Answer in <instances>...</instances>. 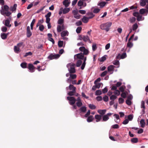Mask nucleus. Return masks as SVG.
<instances>
[{
  "mask_svg": "<svg viewBox=\"0 0 148 148\" xmlns=\"http://www.w3.org/2000/svg\"><path fill=\"white\" fill-rule=\"evenodd\" d=\"M76 105L77 107H80L82 106L83 103L82 101H78L76 103Z\"/></svg>",
  "mask_w": 148,
  "mask_h": 148,
  "instance_id": "37998d69",
  "label": "nucleus"
},
{
  "mask_svg": "<svg viewBox=\"0 0 148 148\" xmlns=\"http://www.w3.org/2000/svg\"><path fill=\"white\" fill-rule=\"evenodd\" d=\"M102 94L101 91L100 90H97L95 92V95H99Z\"/></svg>",
  "mask_w": 148,
  "mask_h": 148,
  "instance_id": "09e8293b",
  "label": "nucleus"
},
{
  "mask_svg": "<svg viewBox=\"0 0 148 148\" xmlns=\"http://www.w3.org/2000/svg\"><path fill=\"white\" fill-rule=\"evenodd\" d=\"M1 8L0 13L2 15L5 16H9L11 14V13L8 11L9 8L7 5H5L3 7L2 6Z\"/></svg>",
  "mask_w": 148,
  "mask_h": 148,
  "instance_id": "f257e3e1",
  "label": "nucleus"
},
{
  "mask_svg": "<svg viewBox=\"0 0 148 148\" xmlns=\"http://www.w3.org/2000/svg\"><path fill=\"white\" fill-rule=\"evenodd\" d=\"M94 119L93 116L92 115H90L88 117L87 121L88 122H90L93 121Z\"/></svg>",
  "mask_w": 148,
  "mask_h": 148,
  "instance_id": "bb28decb",
  "label": "nucleus"
},
{
  "mask_svg": "<svg viewBox=\"0 0 148 148\" xmlns=\"http://www.w3.org/2000/svg\"><path fill=\"white\" fill-rule=\"evenodd\" d=\"M64 21L63 19L60 18L58 21V23L59 24L62 25Z\"/></svg>",
  "mask_w": 148,
  "mask_h": 148,
  "instance_id": "49530a36",
  "label": "nucleus"
},
{
  "mask_svg": "<svg viewBox=\"0 0 148 148\" xmlns=\"http://www.w3.org/2000/svg\"><path fill=\"white\" fill-rule=\"evenodd\" d=\"M69 89L70 90H72V91L76 90V88L73 85L70 84L69 86Z\"/></svg>",
  "mask_w": 148,
  "mask_h": 148,
  "instance_id": "cd10ccee",
  "label": "nucleus"
},
{
  "mask_svg": "<svg viewBox=\"0 0 148 148\" xmlns=\"http://www.w3.org/2000/svg\"><path fill=\"white\" fill-rule=\"evenodd\" d=\"M141 108H143V109L142 110L143 111H144V109L145 108V102L143 101H142L141 102Z\"/></svg>",
  "mask_w": 148,
  "mask_h": 148,
  "instance_id": "79ce46f5",
  "label": "nucleus"
},
{
  "mask_svg": "<svg viewBox=\"0 0 148 148\" xmlns=\"http://www.w3.org/2000/svg\"><path fill=\"white\" fill-rule=\"evenodd\" d=\"M132 143H136L138 142V139L136 138H133L131 139Z\"/></svg>",
  "mask_w": 148,
  "mask_h": 148,
  "instance_id": "e433bc0d",
  "label": "nucleus"
},
{
  "mask_svg": "<svg viewBox=\"0 0 148 148\" xmlns=\"http://www.w3.org/2000/svg\"><path fill=\"white\" fill-rule=\"evenodd\" d=\"M70 77L72 79H75L76 78L77 75L75 74H72L70 75Z\"/></svg>",
  "mask_w": 148,
  "mask_h": 148,
  "instance_id": "603ef678",
  "label": "nucleus"
},
{
  "mask_svg": "<svg viewBox=\"0 0 148 148\" xmlns=\"http://www.w3.org/2000/svg\"><path fill=\"white\" fill-rule=\"evenodd\" d=\"M89 19L90 18L88 17L84 16L82 19V21L84 23H87L88 22Z\"/></svg>",
  "mask_w": 148,
  "mask_h": 148,
  "instance_id": "6ab92c4d",
  "label": "nucleus"
},
{
  "mask_svg": "<svg viewBox=\"0 0 148 148\" xmlns=\"http://www.w3.org/2000/svg\"><path fill=\"white\" fill-rule=\"evenodd\" d=\"M64 25H62V26L60 25H58L57 27V31L58 32H61L64 29Z\"/></svg>",
  "mask_w": 148,
  "mask_h": 148,
  "instance_id": "f3484780",
  "label": "nucleus"
},
{
  "mask_svg": "<svg viewBox=\"0 0 148 148\" xmlns=\"http://www.w3.org/2000/svg\"><path fill=\"white\" fill-rule=\"evenodd\" d=\"M136 21V18L134 17H132L130 18V21L131 23H134Z\"/></svg>",
  "mask_w": 148,
  "mask_h": 148,
  "instance_id": "c03bdc74",
  "label": "nucleus"
},
{
  "mask_svg": "<svg viewBox=\"0 0 148 148\" xmlns=\"http://www.w3.org/2000/svg\"><path fill=\"white\" fill-rule=\"evenodd\" d=\"M103 100L104 101H108V97L107 95H105L103 97Z\"/></svg>",
  "mask_w": 148,
  "mask_h": 148,
  "instance_id": "680f3d73",
  "label": "nucleus"
},
{
  "mask_svg": "<svg viewBox=\"0 0 148 148\" xmlns=\"http://www.w3.org/2000/svg\"><path fill=\"white\" fill-rule=\"evenodd\" d=\"M140 13L141 14H144L145 12V10L144 9H141L139 10Z\"/></svg>",
  "mask_w": 148,
  "mask_h": 148,
  "instance_id": "052dcab7",
  "label": "nucleus"
},
{
  "mask_svg": "<svg viewBox=\"0 0 148 148\" xmlns=\"http://www.w3.org/2000/svg\"><path fill=\"white\" fill-rule=\"evenodd\" d=\"M84 4V2L81 1L79 0L77 3V5L78 6H82Z\"/></svg>",
  "mask_w": 148,
  "mask_h": 148,
  "instance_id": "bf43d9fd",
  "label": "nucleus"
},
{
  "mask_svg": "<svg viewBox=\"0 0 148 148\" xmlns=\"http://www.w3.org/2000/svg\"><path fill=\"white\" fill-rule=\"evenodd\" d=\"M67 99L69 101V103L71 105H74L76 101V99L73 97H67Z\"/></svg>",
  "mask_w": 148,
  "mask_h": 148,
  "instance_id": "7ed1b4c3",
  "label": "nucleus"
},
{
  "mask_svg": "<svg viewBox=\"0 0 148 148\" xmlns=\"http://www.w3.org/2000/svg\"><path fill=\"white\" fill-rule=\"evenodd\" d=\"M82 63V61L81 60H78L77 62L76 66L77 67H79L81 65Z\"/></svg>",
  "mask_w": 148,
  "mask_h": 148,
  "instance_id": "58836bf2",
  "label": "nucleus"
},
{
  "mask_svg": "<svg viewBox=\"0 0 148 148\" xmlns=\"http://www.w3.org/2000/svg\"><path fill=\"white\" fill-rule=\"evenodd\" d=\"M106 56H106V55H105V56H103L100 59V62H101L104 61L106 59Z\"/></svg>",
  "mask_w": 148,
  "mask_h": 148,
  "instance_id": "6e6d98bb",
  "label": "nucleus"
},
{
  "mask_svg": "<svg viewBox=\"0 0 148 148\" xmlns=\"http://www.w3.org/2000/svg\"><path fill=\"white\" fill-rule=\"evenodd\" d=\"M140 5L142 6H145L146 4V2L144 0H140Z\"/></svg>",
  "mask_w": 148,
  "mask_h": 148,
  "instance_id": "ea45409f",
  "label": "nucleus"
},
{
  "mask_svg": "<svg viewBox=\"0 0 148 148\" xmlns=\"http://www.w3.org/2000/svg\"><path fill=\"white\" fill-rule=\"evenodd\" d=\"M97 112L99 113L102 116L106 112V110L105 109L104 110H99L97 111Z\"/></svg>",
  "mask_w": 148,
  "mask_h": 148,
  "instance_id": "a211bd4d",
  "label": "nucleus"
},
{
  "mask_svg": "<svg viewBox=\"0 0 148 148\" xmlns=\"http://www.w3.org/2000/svg\"><path fill=\"white\" fill-rule=\"evenodd\" d=\"M32 35V33L30 31V28L29 26L27 27V37H30Z\"/></svg>",
  "mask_w": 148,
  "mask_h": 148,
  "instance_id": "9d476101",
  "label": "nucleus"
},
{
  "mask_svg": "<svg viewBox=\"0 0 148 148\" xmlns=\"http://www.w3.org/2000/svg\"><path fill=\"white\" fill-rule=\"evenodd\" d=\"M140 126L142 128H144L145 127V122L144 119H141L140 121Z\"/></svg>",
  "mask_w": 148,
  "mask_h": 148,
  "instance_id": "412c9836",
  "label": "nucleus"
},
{
  "mask_svg": "<svg viewBox=\"0 0 148 148\" xmlns=\"http://www.w3.org/2000/svg\"><path fill=\"white\" fill-rule=\"evenodd\" d=\"M70 3V0H65L63 1V4L65 7H68Z\"/></svg>",
  "mask_w": 148,
  "mask_h": 148,
  "instance_id": "2eb2a0df",
  "label": "nucleus"
},
{
  "mask_svg": "<svg viewBox=\"0 0 148 148\" xmlns=\"http://www.w3.org/2000/svg\"><path fill=\"white\" fill-rule=\"evenodd\" d=\"M91 109L94 110L95 109L96 107L93 104H90L88 106Z\"/></svg>",
  "mask_w": 148,
  "mask_h": 148,
  "instance_id": "4c0bfd02",
  "label": "nucleus"
},
{
  "mask_svg": "<svg viewBox=\"0 0 148 148\" xmlns=\"http://www.w3.org/2000/svg\"><path fill=\"white\" fill-rule=\"evenodd\" d=\"M14 50L16 53H18L19 51L20 48L17 46H15L14 47Z\"/></svg>",
  "mask_w": 148,
  "mask_h": 148,
  "instance_id": "c85d7f7f",
  "label": "nucleus"
},
{
  "mask_svg": "<svg viewBox=\"0 0 148 148\" xmlns=\"http://www.w3.org/2000/svg\"><path fill=\"white\" fill-rule=\"evenodd\" d=\"M68 34V32L67 31H62L61 33V36L62 37H64Z\"/></svg>",
  "mask_w": 148,
  "mask_h": 148,
  "instance_id": "b1692460",
  "label": "nucleus"
},
{
  "mask_svg": "<svg viewBox=\"0 0 148 148\" xmlns=\"http://www.w3.org/2000/svg\"><path fill=\"white\" fill-rule=\"evenodd\" d=\"M70 10V8H64L63 11V14H66Z\"/></svg>",
  "mask_w": 148,
  "mask_h": 148,
  "instance_id": "7c9ffc66",
  "label": "nucleus"
},
{
  "mask_svg": "<svg viewBox=\"0 0 148 148\" xmlns=\"http://www.w3.org/2000/svg\"><path fill=\"white\" fill-rule=\"evenodd\" d=\"M127 57V55L126 53H124L121 56L120 58L121 59H124Z\"/></svg>",
  "mask_w": 148,
  "mask_h": 148,
  "instance_id": "8fccbe9b",
  "label": "nucleus"
},
{
  "mask_svg": "<svg viewBox=\"0 0 148 148\" xmlns=\"http://www.w3.org/2000/svg\"><path fill=\"white\" fill-rule=\"evenodd\" d=\"M82 29V28L81 27H78L76 29V32L77 33H80Z\"/></svg>",
  "mask_w": 148,
  "mask_h": 148,
  "instance_id": "de8ad7c7",
  "label": "nucleus"
},
{
  "mask_svg": "<svg viewBox=\"0 0 148 148\" xmlns=\"http://www.w3.org/2000/svg\"><path fill=\"white\" fill-rule=\"evenodd\" d=\"M124 101L123 99L122 98H119V102L120 104H121L123 103Z\"/></svg>",
  "mask_w": 148,
  "mask_h": 148,
  "instance_id": "13d9d810",
  "label": "nucleus"
},
{
  "mask_svg": "<svg viewBox=\"0 0 148 148\" xmlns=\"http://www.w3.org/2000/svg\"><path fill=\"white\" fill-rule=\"evenodd\" d=\"M95 119H96V122H98L100 121L102 118V116L98 114L96 115L95 116Z\"/></svg>",
  "mask_w": 148,
  "mask_h": 148,
  "instance_id": "dca6fc26",
  "label": "nucleus"
},
{
  "mask_svg": "<svg viewBox=\"0 0 148 148\" xmlns=\"http://www.w3.org/2000/svg\"><path fill=\"white\" fill-rule=\"evenodd\" d=\"M44 26L43 25H40L39 27V29L42 32L44 29Z\"/></svg>",
  "mask_w": 148,
  "mask_h": 148,
  "instance_id": "4d7b16f0",
  "label": "nucleus"
},
{
  "mask_svg": "<svg viewBox=\"0 0 148 148\" xmlns=\"http://www.w3.org/2000/svg\"><path fill=\"white\" fill-rule=\"evenodd\" d=\"M36 22V20L35 19H33L31 25H30V27H31V28L32 30L33 29V27L34 26V25L35 23Z\"/></svg>",
  "mask_w": 148,
  "mask_h": 148,
  "instance_id": "a18cd8bd",
  "label": "nucleus"
},
{
  "mask_svg": "<svg viewBox=\"0 0 148 148\" xmlns=\"http://www.w3.org/2000/svg\"><path fill=\"white\" fill-rule=\"evenodd\" d=\"M112 113H108L104 115L102 117V121H106L108 120L109 119V116H110Z\"/></svg>",
  "mask_w": 148,
  "mask_h": 148,
  "instance_id": "6e6552de",
  "label": "nucleus"
},
{
  "mask_svg": "<svg viewBox=\"0 0 148 148\" xmlns=\"http://www.w3.org/2000/svg\"><path fill=\"white\" fill-rule=\"evenodd\" d=\"M83 38V40L85 42L88 41L89 42L91 43V42L89 39V37L88 36H83V38Z\"/></svg>",
  "mask_w": 148,
  "mask_h": 148,
  "instance_id": "ddd939ff",
  "label": "nucleus"
},
{
  "mask_svg": "<svg viewBox=\"0 0 148 148\" xmlns=\"http://www.w3.org/2000/svg\"><path fill=\"white\" fill-rule=\"evenodd\" d=\"M133 14L134 16L137 17V20L138 21L143 20L142 19V16L140 15L138 12H135L133 13Z\"/></svg>",
  "mask_w": 148,
  "mask_h": 148,
  "instance_id": "423d86ee",
  "label": "nucleus"
},
{
  "mask_svg": "<svg viewBox=\"0 0 148 148\" xmlns=\"http://www.w3.org/2000/svg\"><path fill=\"white\" fill-rule=\"evenodd\" d=\"M75 56H76L78 59L83 60L84 57L83 53H81L76 54Z\"/></svg>",
  "mask_w": 148,
  "mask_h": 148,
  "instance_id": "f8f14e48",
  "label": "nucleus"
},
{
  "mask_svg": "<svg viewBox=\"0 0 148 148\" xmlns=\"http://www.w3.org/2000/svg\"><path fill=\"white\" fill-rule=\"evenodd\" d=\"M60 56L59 54H53L51 53L48 57V59L50 60L56 59L58 58Z\"/></svg>",
  "mask_w": 148,
  "mask_h": 148,
  "instance_id": "39448f33",
  "label": "nucleus"
},
{
  "mask_svg": "<svg viewBox=\"0 0 148 148\" xmlns=\"http://www.w3.org/2000/svg\"><path fill=\"white\" fill-rule=\"evenodd\" d=\"M125 88V87L124 86H123L120 87L119 88V90L122 92H124V91Z\"/></svg>",
  "mask_w": 148,
  "mask_h": 148,
  "instance_id": "5fc2aeb1",
  "label": "nucleus"
},
{
  "mask_svg": "<svg viewBox=\"0 0 148 148\" xmlns=\"http://www.w3.org/2000/svg\"><path fill=\"white\" fill-rule=\"evenodd\" d=\"M138 27V26L136 23H135L132 26V28L133 31H136Z\"/></svg>",
  "mask_w": 148,
  "mask_h": 148,
  "instance_id": "5701e85b",
  "label": "nucleus"
},
{
  "mask_svg": "<svg viewBox=\"0 0 148 148\" xmlns=\"http://www.w3.org/2000/svg\"><path fill=\"white\" fill-rule=\"evenodd\" d=\"M112 24L111 22H107L101 24L100 25V28L102 30H105L106 32H108L109 30L110 27Z\"/></svg>",
  "mask_w": 148,
  "mask_h": 148,
  "instance_id": "f03ea898",
  "label": "nucleus"
},
{
  "mask_svg": "<svg viewBox=\"0 0 148 148\" xmlns=\"http://www.w3.org/2000/svg\"><path fill=\"white\" fill-rule=\"evenodd\" d=\"M63 44V42L62 41L59 40L58 42V45L59 47H62Z\"/></svg>",
  "mask_w": 148,
  "mask_h": 148,
  "instance_id": "a19ab883",
  "label": "nucleus"
},
{
  "mask_svg": "<svg viewBox=\"0 0 148 148\" xmlns=\"http://www.w3.org/2000/svg\"><path fill=\"white\" fill-rule=\"evenodd\" d=\"M107 73V71H105L103 72L101 75V77H103L105 76Z\"/></svg>",
  "mask_w": 148,
  "mask_h": 148,
  "instance_id": "e2e57ef3",
  "label": "nucleus"
},
{
  "mask_svg": "<svg viewBox=\"0 0 148 148\" xmlns=\"http://www.w3.org/2000/svg\"><path fill=\"white\" fill-rule=\"evenodd\" d=\"M5 25L8 27L11 26V25L10 24V21L8 19H6L5 21Z\"/></svg>",
  "mask_w": 148,
  "mask_h": 148,
  "instance_id": "4be33fe9",
  "label": "nucleus"
},
{
  "mask_svg": "<svg viewBox=\"0 0 148 148\" xmlns=\"http://www.w3.org/2000/svg\"><path fill=\"white\" fill-rule=\"evenodd\" d=\"M1 37L3 39H5L7 38V35L4 33H2L1 34Z\"/></svg>",
  "mask_w": 148,
  "mask_h": 148,
  "instance_id": "72a5a7b5",
  "label": "nucleus"
},
{
  "mask_svg": "<svg viewBox=\"0 0 148 148\" xmlns=\"http://www.w3.org/2000/svg\"><path fill=\"white\" fill-rule=\"evenodd\" d=\"M100 11V9L99 8H95L93 11V12L95 13H98Z\"/></svg>",
  "mask_w": 148,
  "mask_h": 148,
  "instance_id": "69168bd1",
  "label": "nucleus"
},
{
  "mask_svg": "<svg viewBox=\"0 0 148 148\" xmlns=\"http://www.w3.org/2000/svg\"><path fill=\"white\" fill-rule=\"evenodd\" d=\"M87 15L89 16L88 17L89 18L91 19L94 17L95 15L93 14L92 12H89L87 13Z\"/></svg>",
  "mask_w": 148,
  "mask_h": 148,
  "instance_id": "a878e982",
  "label": "nucleus"
},
{
  "mask_svg": "<svg viewBox=\"0 0 148 148\" xmlns=\"http://www.w3.org/2000/svg\"><path fill=\"white\" fill-rule=\"evenodd\" d=\"M27 68L29 70L30 72L33 73L35 71V67L32 64L29 63L28 64Z\"/></svg>",
  "mask_w": 148,
  "mask_h": 148,
  "instance_id": "1a4fd4ad",
  "label": "nucleus"
},
{
  "mask_svg": "<svg viewBox=\"0 0 148 148\" xmlns=\"http://www.w3.org/2000/svg\"><path fill=\"white\" fill-rule=\"evenodd\" d=\"M117 97L114 95H111L110 97V100L114 101L115 99H116Z\"/></svg>",
  "mask_w": 148,
  "mask_h": 148,
  "instance_id": "864d4df0",
  "label": "nucleus"
},
{
  "mask_svg": "<svg viewBox=\"0 0 148 148\" xmlns=\"http://www.w3.org/2000/svg\"><path fill=\"white\" fill-rule=\"evenodd\" d=\"M86 108L84 106L81 107L79 110V111L80 113H84L86 111Z\"/></svg>",
  "mask_w": 148,
  "mask_h": 148,
  "instance_id": "9b49d317",
  "label": "nucleus"
},
{
  "mask_svg": "<svg viewBox=\"0 0 148 148\" xmlns=\"http://www.w3.org/2000/svg\"><path fill=\"white\" fill-rule=\"evenodd\" d=\"M96 99L98 101H100L102 100V97L101 96H98L96 97Z\"/></svg>",
  "mask_w": 148,
  "mask_h": 148,
  "instance_id": "0e129e2a",
  "label": "nucleus"
},
{
  "mask_svg": "<svg viewBox=\"0 0 148 148\" xmlns=\"http://www.w3.org/2000/svg\"><path fill=\"white\" fill-rule=\"evenodd\" d=\"M133 46V44L130 42V41H128L127 46L130 48H132Z\"/></svg>",
  "mask_w": 148,
  "mask_h": 148,
  "instance_id": "c9c22d12",
  "label": "nucleus"
},
{
  "mask_svg": "<svg viewBox=\"0 0 148 148\" xmlns=\"http://www.w3.org/2000/svg\"><path fill=\"white\" fill-rule=\"evenodd\" d=\"M114 93L117 95H119L120 94V92L119 90H116L114 92Z\"/></svg>",
  "mask_w": 148,
  "mask_h": 148,
  "instance_id": "774afa93",
  "label": "nucleus"
},
{
  "mask_svg": "<svg viewBox=\"0 0 148 148\" xmlns=\"http://www.w3.org/2000/svg\"><path fill=\"white\" fill-rule=\"evenodd\" d=\"M106 3L105 2L102 1L98 3V5L100 6L101 7H104L106 4Z\"/></svg>",
  "mask_w": 148,
  "mask_h": 148,
  "instance_id": "473e14b6",
  "label": "nucleus"
},
{
  "mask_svg": "<svg viewBox=\"0 0 148 148\" xmlns=\"http://www.w3.org/2000/svg\"><path fill=\"white\" fill-rule=\"evenodd\" d=\"M27 64L26 62H22L21 64V66L23 68L25 69L27 68Z\"/></svg>",
  "mask_w": 148,
  "mask_h": 148,
  "instance_id": "c756f323",
  "label": "nucleus"
},
{
  "mask_svg": "<svg viewBox=\"0 0 148 148\" xmlns=\"http://www.w3.org/2000/svg\"><path fill=\"white\" fill-rule=\"evenodd\" d=\"M75 65L74 64L69 63L67 65V67H68L69 66H70V69H69V71L70 73H74L75 72Z\"/></svg>",
  "mask_w": 148,
  "mask_h": 148,
  "instance_id": "20e7f679",
  "label": "nucleus"
},
{
  "mask_svg": "<svg viewBox=\"0 0 148 148\" xmlns=\"http://www.w3.org/2000/svg\"><path fill=\"white\" fill-rule=\"evenodd\" d=\"M79 50L82 52H83L84 55H87L88 54L89 52L88 50L86 49L84 47H81L79 48Z\"/></svg>",
  "mask_w": 148,
  "mask_h": 148,
  "instance_id": "0eeeda50",
  "label": "nucleus"
},
{
  "mask_svg": "<svg viewBox=\"0 0 148 148\" xmlns=\"http://www.w3.org/2000/svg\"><path fill=\"white\" fill-rule=\"evenodd\" d=\"M76 92V90L71 91H70L68 93V95L70 96H72L75 95Z\"/></svg>",
  "mask_w": 148,
  "mask_h": 148,
  "instance_id": "2f4dec72",
  "label": "nucleus"
},
{
  "mask_svg": "<svg viewBox=\"0 0 148 148\" xmlns=\"http://www.w3.org/2000/svg\"><path fill=\"white\" fill-rule=\"evenodd\" d=\"M127 92H123L121 94V96L124 98H125L127 97Z\"/></svg>",
  "mask_w": 148,
  "mask_h": 148,
  "instance_id": "f704fd0d",
  "label": "nucleus"
},
{
  "mask_svg": "<svg viewBox=\"0 0 148 148\" xmlns=\"http://www.w3.org/2000/svg\"><path fill=\"white\" fill-rule=\"evenodd\" d=\"M92 50L93 51H95L97 49V47L96 44H93L92 45Z\"/></svg>",
  "mask_w": 148,
  "mask_h": 148,
  "instance_id": "3c124183",
  "label": "nucleus"
},
{
  "mask_svg": "<svg viewBox=\"0 0 148 148\" xmlns=\"http://www.w3.org/2000/svg\"><path fill=\"white\" fill-rule=\"evenodd\" d=\"M17 6V5L16 4H14L13 6H11L10 7V10L12 12L15 11L16 9Z\"/></svg>",
  "mask_w": 148,
  "mask_h": 148,
  "instance_id": "aec40b11",
  "label": "nucleus"
},
{
  "mask_svg": "<svg viewBox=\"0 0 148 148\" xmlns=\"http://www.w3.org/2000/svg\"><path fill=\"white\" fill-rule=\"evenodd\" d=\"M76 25L77 26L81 25L82 24V21H78L76 23Z\"/></svg>",
  "mask_w": 148,
  "mask_h": 148,
  "instance_id": "338daca9",
  "label": "nucleus"
},
{
  "mask_svg": "<svg viewBox=\"0 0 148 148\" xmlns=\"http://www.w3.org/2000/svg\"><path fill=\"white\" fill-rule=\"evenodd\" d=\"M47 36L48 37V40L51 42L53 44L55 43L53 39L52 38V35L51 34H47Z\"/></svg>",
  "mask_w": 148,
  "mask_h": 148,
  "instance_id": "4468645a",
  "label": "nucleus"
},
{
  "mask_svg": "<svg viewBox=\"0 0 148 148\" xmlns=\"http://www.w3.org/2000/svg\"><path fill=\"white\" fill-rule=\"evenodd\" d=\"M114 66L113 65H110L108 66V71L110 72L113 71L114 70Z\"/></svg>",
  "mask_w": 148,
  "mask_h": 148,
  "instance_id": "393cba45",
  "label": "nucleus"
}]
</instances>
